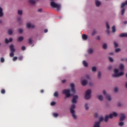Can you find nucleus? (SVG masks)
Here are the masks:
<instances>
[{"label": "nucleus", "instance_id": "nucleus-20", "mask_svg": "<svg viewBox=\"0 0 127 127\" xmlns=\"http://www.w3.org/2000/svg\"><path fill=\"white\" fill-rule=\"evenodd\" d=\"M109 116L108 115L105 116V119H104L105 123H107V122L109 121Z\"/></svg>", "mask_w": 127, "mask_h": 127}, {"label": "nucleus", "instance_id": "nucleus-45", "mask_svg": "<svg viewBox=\"0 0 127 127\" xmlns=\"http://www.w3.org/2000/svg\"><path fill=\"white\" fill-rule=\"evenodd\" d=\"M23 59V57H22V56L18 58V60H19V61H22Z\"/></svg>", "mask_w": 127, "mask_h": 127}, {"label": "nucleus", "instance_id": "nucleus-32", "mask_svg": "<svg viewBox=\"0 0 127 127\" xmlns=\"http://www.w3.org/2000/svg\"><path fill=\"white\" fill-rule=\"evenodd\" d=\"M18 14H19V15H22V10H18Z\"/></svg>", "mask_w": 127, "mask_h": 127}, {"label": "nucleus", "instance_id": "nucleus-43", "mask_svg": "<svg viewBox=\"0 0 127 127\" xmlns=\"http://www.w3.org/2000/svg\"><path fill=\"white\" fill-rule=\"evenodd\" d=\"M56 102L53 101L51 103V106H55Z\"/></svg>", "mask_w": 127, "mask_h": 127}, {"label": "nucleus", "instance_id": "nucleus-8", "mask_svg": "<svg viewBox=\"0 0 127 127\" xmlns=\"http://www.w3.org/2000/svg\"><path fill=\"white\" fill-rule=\"evenodd\" d=\"M119 73V69L118 68H116L114 69V74L112 75L113 77L116 78L118 74Z\"/></svg>", "mask_w": 127, "mask_h": 127}, {"label": "nucleus", "instance_id": "nucleus-21", "mask_svg": "<svg viewBox=\"0 0 127 127\" xmlns=\"http://www.w3.org/2000/svg\"><path fill=\"white\" fill-rule=\"evenodd\" d=\"M88 54H92L93 53V49L90 48L88 50Z\"/></svg>", "mask_w": 127, "mask_h": 127}, {"label": "nucleus", "instance_id": "nucleus-63", "mask_svg": "<svg viewBox=\"0 0 127 127\" xmlns=\"http://www.w3.org/2000/svg\"><path fill=\"white\" fill-rule=\"evenodd\" d=\"M106 32L108 34H110V30L109 29H107Z\"/></svg>", "mask_w": 127, "mask_h": 127}, {"label": "nucleus", "instance_id": "nucleus-39", "mask_svg": "<svg viewBox=\"0 0 127 127\" xmlns=\"http://www.w3.org/2000/svg\"><path fill=\"white\" fill-rule=\"evenodd\" d=\"M112 116H113V117H117L118 116V113H117V112H113Z\"/></svg>", "mask_w": 127, "mask_h": 127}, {"label": "nucleus", "instance_id": "nucleus-55", "mask_svg": "<svg viewBox=\"0 0 127 127\" xmlns=\"http://www.w3.org/2000/svg\"><path fill=\"white\" fill-rule=\"evenodd\" d=\"M118 87H115L114 88V92H115V93H117V92H118Z\"/></svg>", "mask_w": 127, "mask_h": 127}, {"label": "nucleus", "instance_id": "nucleus-15", "mask_svg": "<svg viewBox=\"0 0 127 127\" xmlns=\"http://www.w3.org/2000/svg\"><path fill=\"white\" fill-rule=\"evenodd\" d=\"M95 4L96 6L99 7L101 5V1L99 0H95Z\"/></svg>", "mask_w": 127, "mask_h": 127}, {"label": "nucleus", "instance_id": "nucleus-13", "mask_svg": "<svg viewBox=\"0 0 127 127\" xmlns=\"http://www.w3.org/2000/svg\"><path fill=\"white\" fill-rule=\"evenodd\" d=\"M3 16V9L1 7H0V17H2Z\"/></svg>", "mask_w": 127, "mask_h": 127}, {"label": "nucleus", "instance_id": "nucleus-34", "mask_svg": "<svg viewBox=\"0 0 127 127\" xmlns=\"http://www.w3.org/2000/svg\"><path fill=\"white\" fill-rule=\"evenodd\" d=\"M54 96L55 97H56L57 98L58 97V92L57 91H56L54 94Z\"/></svg>", "mask_w": 127, "mask_h": 127}, {"label": "nucleus", "instance_id": "nucleus-25", "mask_svg": "<svg viewBox=\"0 0 127 127\" xmlns=\"http://www.w3.org/2000/svg\"><path fill=\"white\" fill-rule=\"evenodd\" d=\"M108 47V45H107V44H104L103 45V49L104 50L107 49Z\"/></svg>", "mask_w": 127, "mask_h": 127}, {"label": "nucleus", "instance_id": "nucleus-17", "mask_svg": "<svg viewBox=\"0 0 127 127\" xmlns=\"http://www.w3.org/2000/svg\"><path fill=\"white\" fill-rule=\"evenodd\" d=\"M22 40H23V37L22 36H20L18 38V39H17V41H22Z\"/></svg>", "mask_w": 127, "mask_h": 127}, {"label": "nucleus", "instance_id": "nucleus-5", "mask_svg": "<svg viewBox=\"0 0 127 127\" xmlns=\"http://www.w3.org/2000/svg\"><path fill=\"white\" fill-rule=\"evenodd\" d=\"M104 121V118L101 117L99 118V121L98 122H95L93 127H100V124H101V122Z\"/></svg>", "mask_w": 127, "mask_h": 127}, {"label": "nucleus", "instance_id": "nucleus-7", "mask_svg": "<svg viewBox=\"0 0 127 127\" xmlns=\"http://www.w3.org/2000/svg\"><path fill=\"white\" fill-rule=\"evenodd\" d=\"M78 99V96L75 95L73 97L72 99L71 100V102L72 104H76L77 103V100Z\"/></svg>", "mask_w": 127, "mask_h": 127}, {"label": "nucleus", "instance_id": "nucleus-4", "mask_svg": "<svg viewBox=\"0 0 127 127\" xmlns=\"http://www.w3.org/2000/svg\"><path fill=\"white\" fill-rule=\"evenodd\" d=\"M91 93L92 91L91 90V89H88L85 92V94L84 96L85 100H89V99L91 98Z\"/></svg>", "mask_w": 127, "mask_h": 127}, {"label": "nucleus", "instance_id": "nucleus-58", "mask_svg": "<svg viewBox=\"0 0 127 127\" xmlns=\"http://www.w3.org/2000/svg\"><path fill=\"white\" fill-rule=\"evenodd\" d=\"M45 33H47V32H48V30L47 29H45L44 30Z\"/></svg>", "mask_w": 127, "mask_h": 127}, {"label": "nucleus", "instance_id": "nucleus-36", "mask_svg": "<svg viewBox=\"0 0 127 127\" xmlns=\"http://www.w3.org/2000/svg\"><path fill=\"white\" fill-rule=\"evenodd\" d=\"M124 122H119V126H120V127H123V126H124Z\"/></svg>", "mask_w": 127, "mask_h": 127}, {"label": "nucleus", "instance_id": "nucleus-6", "mask_svg": "<svg viewBox=\"0 0 127 127\" xmlns=\"http://www.w3.org/2000/svg\"><path fill=\"white\" fill-rule=\"evenodd\" d=\"M103 95L105 96L106 99H107L109 101H111L112 100V98H111V96L107 94V92H106L105 90H103Z\"/></svg>", "mask_w": 127, "mask_h": 127}, {"label": "nucleus", "instance_id": "nucleus-28", "mask_svg": "<svg viewBox=\"0 0 127 127\" xmlns=\"http://www.w3.org/2000/svg\"><path fill=\"white\" fill-rule=\"evenodd\" d=\"M92 72H96V71H97V68H96V66H93L92 67Z\"/></svg>", "mask_w": 127, "mask_h": 127}, {"label": "nucleus", "instance_id": "nucleus-22", "mask_svg": "<svg viewBox=\"0 0 127 127\" xmlns=\"http://www.w3.org/2000/svg\"><path fill=\"white\" fill-rule=\"evenodd\" d=\"M29 2L31 3V4H35L36 2L34 0H29Z\"/></svg>", "mask_w": 127, "mask_h": 127}, {"label": "nucleus", "instance_id": "nucleus-49", "mask_svg": "<svg viewBox=\"0 0 127 127\" xmlns=\"http://www.w3.org/2000/svg\"><path fill=\"white\" fill-rule=\"evenodd\" d=\"M53 116H54V117H55V118H57V117H58V114H57V113H54L53 114Z\"/></svg>", "mask_w": 127, "mask_h": 127}, {"label": "nucleus", "instance_id": "nucleus-42", "mask_svg": "<svg viewBox=\"0 0 127 127\" xmlns=\"http://www.w3.org/2000/svg\"><path fill=\"white\" fill-rule=\"evenodd\" d=\"M110 62H114V59L112 57H109Z\"/></svg>", "mask_w": 127, "mask_h": 127}, {"label": "nucleus", "instance_id": "nucleus-23", "mask_svg": "<svg viewBox=\"0 0 127 127\" xmlns=\"http://www.w3.org/2000/svg\"><path fill=\"white\" fill-rule=\"evenodd\" d=\"M8 34H9V35H11V34H12V29H9L8 30Z\"/></svg>", "mask_w": 127, "mask_h": 127}, {"label": "nucleus", "instance_id": "nucleus-26", "mask_svg": "<svg viewBox=\"0 0 127 127\" xmlns=\"http://www.w3.org/2000/svg\"><path fill=\"white\" fill-rule=\"evenodd\" d=\"M119 68H120V70H123V69L125 68V66H124V64H120Z\"/></svg>", "mask_w": 127, "mask_h": 127}, {"label": "nucleus", "instance_id": "nucleus-41", "mask_svg": "<svg viewBox=\"0 0 127 127\" xmlns=\"http://www.w3.org/2000/svg\"><path fill=\"white\" fill-rule=\"evenodd\" d=\"M126 5V3L125 2H123L121 4V8H123V7Z\"/></svg>", "mask_w": 127, "mask_h": 127}, {"label": "nucleus", "instance_id": "nucleus-24", "mask_svg": "<svg viewBox=\"0 0 127 127\" xmlns=\"http://www.w3.org/2000/svg\"><path fill=\"white\" fill-rule=\"evenodd\" d=\"M112 32L113 33H115V32H116V26H112Z\"/></svg>", "mask_w": 127, "mask_h": 127}, {"label": "nucleus", "instance_id": "nucleus-51", "mask_svg": "<svg viewBox=\"0 0 127 127\" xmlns=\"http://www.w3.org/2000/svg\"><path fill=\"white\" fill-rule=\"evenodd\" d=\"M96 32H97L95 31V30H94L93 31V32H92V35H93V36L95 35V34H96Z\"/></svg>", "mask_w": 127, "mask_h": 127}, {"label": "nucleus", "instance_id": "nucleus-30", "mask_svg": "<svg viewBox=\"0 0 127 127\" xmlns=\"http://www.w3.org/2000/svg\"><path fill=\"white\" fill-rule=\"evenodd\" d=\"M28 43L29 44H32V39L31 38L28 39Z\"/></svg>", "mask_w": 127, "mask_h": 127}, {"label": "nucleus", "instance_id": "nucleus-46", "mask_svg": "<svg viewBox=\"0 0 127 127\" xmlns=\"http://www.w3.org/2000/svg\"><path fill=\"white\" fill-rule=\"evenodd\" d=\"M106 27L107 29H110V25L108 22H106Z\"/></svg>", "mask_w": 127, "mask_h": 127}, {"label": "nucleus", "instance_id": "nucleus-27", "mask_svg": "<svg viewBox=\"0 0 127 127\" xmlns=\"http://www.w3.org/2000/svg\"><path fill=\"white\" fill-rule=\"evenodd\" d=\"M98 99H99V101H103V100L104 99L102 95H99L98 96Z\"/></svg>", "mask_w": 127, "mask_h": 127}, {"label": "nucleus", "instance_id": "nucleus-37", "mask_svg": "<svg viewBox=\"0 0 127 127\" xmlns=\"http://www.w3.org/2000/svg\"><path fill=\"white\" fill-rule=\"evenodd\" d=\"M5 43L6 44H7L9 43V40L7 39V38H5Z\"/></svg>", "mask_w": 127, "mask_h": 127}, {"label": "nucleus", "instance_id": "nucleus-50", "mask_svg": "<svg viewBox=\"0 0 127 127\" xmlns=\"http://www.w3.org/2000/svg\"><path fill=\"white\" fill-rule=\"evenodd\" d=\"M18 31L19 33H22V32H23V30H22V29H19Z\"/></svg>", "mask_w": 127, "mask_h": 127}, {"label": "nucleus", "instance_id": "nucleus-64", "mask_svg": "<svg viewBox=\"0 0 127 127\" xmlns=\"http://www.w3.org/2000/svg\"><path fill=\"white\" fill-rule=\"evenodd\" d=\"M94 116H95V118H97V117H98V114L95 113V114H94Z\"/></svg>", "mask_w": 127, "mask_h": 127}, {"label": "nucleus", "instance_id": "nucleus-10", "mask_svg": "<svg viewBox=\"0 0 127 127\" xmlns=\"http://www.w3.org/2000/svg\"><path fill=\"white\" fill-rule=\"evenodd\" d=\"M9 49L11 52H15V49H14V46L13 45H10Z\"/></svg>", "mask_w": 127, "mask_h": 127}, {"label": "nucleus", "instance_id": "nucleus-40", "mask_svg": "<svg viewBox=\"0 0 127 127\" xmlns=\"http://www.w3.org/2000/svg\"><path fill=\"white\" fill-rule=\"evenodd\" d=\"M0 62L1 63H3V62H4V58H3V57L0 58Z\"/></svg>", "mask_w": 127, "mask_h": 127}, {"label": "nucleus", "instance_id": "nucleus-48", "mask_svg": "<svg viewBox=\"0 0 127 127\" xmlns=\"http://www.w3.org/2000/svg\"><path fill=\"white\" fill-rule=\"evenodd\" d=\"M113 116L112 114H110L109 116H108V118H109V119H113Z\"/></svg>", "mask_w": 127, "mask_h": 127}, {"label": "nucleus", "instance_id": "nucleus-31", "mask_svg": "<svg viewBox=\"0 0 127 127\" xmlns=\"http://www.w3.org/2000/svg\"><path fill=\"white\" fill-rule=\"evenodd\" d=\"M9 56H10V57H13V56H14V52H11L9 54Z\"/></svg>", "mask_w": 127, "mask_h": 127}, {"label": "nucleus", "instance_id": "nucleus-1", "mask_svg": "<svg viewBox=\"0 0 127 127\" xmlns=\"http://www.w3.org/2000/svg\"><path fill=\"white\" fill-rule=\"evenodd\" d=\"M70 87V89H64L62 91V94L65 95L66 98H69V97H71V93H70V92H71L72 94H75V93H76V90H75V84H74V83H71Z\"/></svg>", "mask_w": 127, "mask_h": 127}, {"label": "nucleus", "instance_id": "nucleus-54", "mask_svg": "<svg viewBox=\"0 0 127 127\" xmlns=\"http://www.w3.org/2000/svg\"><path fill=\"white\" fill-rule=\"evenodd\" d=\"M98 78H100L101 77V72L100 71H99L98 72Z\"/></svg>", "mask_w": 127, "mask_h": 127}, {"label": "nucleus", "instance_id": "nucleus-16", "mask_svg": "<svg viewBox=\"0 0 127 127\" xmlns=\"http://www.w3.org/2000/svg\"><path fill=\"white\" fill-rule=\"evenodd\" d=\"M82 38L83 40H87V39H88V36L85 34H83L82 35Z\"/></svg>", "mask_w": 127, "mask_h": 127}, {"label": "nucleus", "instance_id": "nucleus-53", "mask_svg": "<svg viewBox=\"0 0 127 127\" xmlns=\"http://www.w3.org/2000/svg\"><path fill=\"white\" fill-rule=\"evenodd\" d=\"M97 40H100V39H101V37H100V36H97L96 37Z\"/></svg>", "mask_w": 127, "mask_h": 127}, {"label": "nucleus", "instance_id": "nucleus-29", "mask_svg": "<svg viewBox=\"0 0 127 127\" xmlns=\"http://www.w3.org/2000/svg\"><path fill=\"white\" fill-rule=\"evenodd\" d=\"M126 11V9L125 8H123L122 11H121V15H124L125 14V11Z\"/></svg>", "mask_w": 127, "mask_h": 127}, {"label": "nucleus", "instance_id": "nucleus-11", "mask_svg": "<svg viewBox=\"0 0 127 127\" xmlns=\"http://www.w3.org/2000/svg\"><path fill=\"white\" fill-rule=\"evenodd\" d=\"M26 26L27 28H34V25L31 24L30 23H27L26 24Z\"/></svg>", "mask_w": 127, "mask_h": 127}, {"label": "nucleus", "instance_id": "nucleus-44", "mask_svg": "<svg viewBox=\"0 0 127 127\" xmlns=\"http://www.w3.org/2000/svg\"><path fill=\"white\" fill-rule=\"evenodd\" d=\"M17 60V57H14L12 58V61H16Z\"/></svg>", "mask_w": 127, "mask_h": 127}, {"label": "nucleus", "instance_id": "nucleus-9", "mask_svg": "<svg viewBox=\"0 0 127 127\" xmlns=\"http://www.w3.org/2000/svg\"><path fill=\"white\" fill-rule=\"evenodd\" d=\"M126 119V116L124 114H121V117L120 119V122H123V121H124Z\"/></svg>", "mask_w": 127, "mask_h": 127}, {"label": "nucleus", "instance_id": "nucleus-47", "mask_svg": "<svg viewBox=\"0 0 127 127\" xmlns=\"http://www.w3.org/2000/svg\"><path fill=\"white\" fill-rule=\"evenodd\" d=\"M1 94H5V90L4 89H2L1 90Z\"/></svg>", "mask_w": 127, "mask_h": 127}, {"label": "nucleus", "instance_id": "nucleus-52", "mask_svg": "<svg viewBox=\"0 0 127 127\" xmlns=\"http://www.w3.org/2000/svg\"><path fill=\"white\" fill-rule=\"evenodd\" d=\"M26 49V48L25 47V46H22L21 47V50H23V51H24V50H25Z\"/></svg>", "mask_w": 127, "mask_h": 127}, {"label": "nucleus", "instance_id": "nucleus-62", "mask_svg": "<svg viewBox=\"0 0 127 127\" xmlns=\"http://www.w3.org/2000/svg\"><path fill=\"white\" fill-rule=\"evenodd\" d=\"M20 20H21V17H18V18H17V21H20Z\"/></svg>", "mask_w": 127, "mask_h": 127}, {"label": "nucleus", "instance_id": "nucleus-35", "mask_svg": "<svg viewBox=\"0 0 127 127\" xmlns=\"http://www.w3.org/2000/svg\"><path fill=\"white\" fill-rule=\"evenodd\" d=\"M85 110L86 111H88V110H89V107H88V104L86 103L85 104Z\"/></svg>", "mask_w": 127, "mask_h": 127}, {"label": "nucleus", "instance_id": "nucleus-56", "mask_svg": "<svg viewBox=\"0 0 127 127\" xmlns=\"http://www.w3.org/2000/svg\"><path fill=\"white\" fill-rule=\"evenodd\" d=\"M12 40H13L12 38H10L9 39V42H12Z\"/></svg>", "mask_w": 127, "mask_h": 127}, {"label": "nucleus", "instance_id": "nucleus-33", "mask_svg": "<svg viewBox=\"0 0 127 127\" xmlns=\"http://www.w3.org/2000/svg\"><path fill=\"white\" fill-rule=\"evenodd\" d=\"M114 47H115V48H117V47L119 46V44H118V43L116 42H114Z\"/></svg>", "mask_w": 127, "mask_h": 127}, {"label": "nucleus", "instance_id": "nucleus-57", "mask_svg": "<svg viewBox=\"0 0 127 127\" xmlns=\"http://www.w3.org/2000/svg\"><path fill=\"white\" fill-rule=\"evenodd\" d=\"M112 65H110L108 66V70H111V69H112Z\"/></svg>", "mask_w": 127, "mask_h": 127}, {"label": "nucleus", "instance_id": "nucleus-60", "mask_svg": "<svg viewBox=\"0 0 127 127\" xmlns=\"http://www.w3.org/2000/svg\"><path fill=\"white\" fill-rule=\"evenodd\" d=\"M62 82L63 84H64V83L66 82V80L65 79L63 80Z\"/></svg>", "mask_w": 127, "mask_h": 127}, {"label": "nucleus", "instance_id": "nucleus-19", "mask_svg": "<svg viewBox=\"0 0 127 127\" xmlns=\"http://www.w3.org/2000/svg\"><path fill=\"white\" fill-rule=\"evenodd\" d=\"M83 66H84V67H88V63H87V62H86L85 61H83L82 62Z\"/></svg>", "mask_w": 127, "mask_h": 127}, {"label": "nucleus", "instance_id": "nucleus-38", "mask_svg": "<svg viewBox=\"0 0 127 127\" xmlns=\"http://www.w3.org/2000/svg\"><path fill=\"white\" fill-rule=\"evenodd\" d=\"M120 51H121V49L120 48H117L115 49V52L116 53H118V52H120Z\"/></svg>", "mask_w": 127, "mask_h": 127}, {"label": "nucleus", "instance_id": "nucleus-3", "mask_svg": "<svg viewBox=\"0 0 127 127\" xmlns=\"http://www.w3.org/2000/svg\"><path fill=\"white\" fill-rule=\"evenodd\" d=\"M51 6H52L53 8H57L58 11H59V10L61 9V5L55 3V2L53 1L51 2Z\"/></svg>", "mask_w": 127, "mask_h": 127}, {"label": "nucleus", "instance_id": "nucleus-18", "mask_svg": "<svg viewBox=\"0 0 127 127\" xmlns=\"http://www.w3.org/2000/svg\"><path fill=\"white\" fill-rule=\"evenodd\" d=\"M123 75H124V72H119L116 76V78H118V77H120V76H123Z\"/></svg>", "mask_w": 127, "mask_h": 127}, {"label": "nucleus", "instance_id": "nucleus-2", "mask_svg": "<svg viewBox=\"0 0 127 127\" xmlns=\"http://www.w3.org/2000/svg\"><path fill=\"white\" fill-rule=\"evenodd\" d=\"M75 108H76V105H75V104H72L70 107V114H71L73 120L77 119V116L75 115V110H74Z\"/></svg>", "mask_w": 127, "mask_h": 127}, {"label": "nucleus", "instance_id": "nucleus-61", "mask_svg": "<svg viewBox=\"0 0 127 127\" xmlns=\"http://www.w3.org/2000/svg\"><path fill=\"white\" fill-rule=\"evenodd\" d=\"M38 11L39 12H41V11H42V9H41V8L39 9L38 10Z\"/></svg>", "mask_w": 127, "mask_h": 127}, {"label": "nucleus", "instance_id": "nucleus-12", "mask_svg": "<svg viewBox=\"0 0 127 127\" xmlns=\"http://www.w3.org/2000/svg\"><path fill=\"white\" fill-rule=\"evenodd\" d=\"M88 83V81L86 79H84L81 81V84L82 86H86Z\"/></svg>", "mask_w": 127, "mask_h": 127}, {"label": "nucleus", "instance_id": "nucleus-14", "mask_svg": "<svg viewBox=\"0 0 127 127\" xmlns=\"http://www.w3.org/2000/svg\"><path fill=\"white\" fill-rule=\"evenodd\" d=\"M119 37H127V33H123L120 34Z\"/></svg>", "mask_w": 127, "mask_h": 127}, {"label": "nucleus", "instance_id": "nucleus-59", "mask_svg": "<svg viewBox=\"0 0 127 127\" xmlns=\"http://www.w3.org/2000/svg\"><path fill=\"white\" fill-rule=\"evenodd\" d=\"M85 78H86V79H90V76L89 75H87L85 76Z\"/></svg>", "mask_w": 127, "mask_h": 127}]
</instances>
